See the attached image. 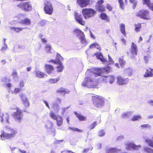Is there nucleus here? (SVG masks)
Listing matches in <instances>:
<instances>
[{
	"label": "nucleus",
	"mask_w": 153,
	"mask_h": 153,
	"mask_svg": "<svg viewBox=\"0 0 153 153\" xmlns=\"http://www.w3.org/2000/svg\"><path fill=\"white\" fill-rule=\"evenodd\" d=\"M110 68L108 66L102 68H95L94 69L88 70L86 72L87 76L84 79L82 85L90 88H96L97 85L98 80L94 78L98 76H102L103 73H108L111 71Z\"/></svg>",
	"instance_id": "f257e3e1"
},
{
	"label": "nucleus",
	"mask_w": 153,
	"mask_h": 153,
	"mask_svg": "<svg viewBox=\"0 0 153 153\" xmlns=\"http://www.w3.org/2000/svg\"><path fill=\"white\" fill-rule=\"evenodd\" d=\"M17 133L16 130L10 126H6L4 128V130L1 135L2 140H11L13 138Z\"/></svg>",
	"instance_id": "f03ea898"
},
{
	"label": "nucleus",
	"mask_w": 153,
	"mask_h": 153,
	"mask_svg": "<svg viewBox=\"0 0 153 153\" xmlns=\"http://www.w3.org/2000/svg\"><path fill=\"white\" fill-rule=\"evenodd\" d=\"M64 59L61 55L57 53L56 54L55 60L51 59L48 61L49 62H53L55 64H58L59 65L57 67V71L58 72H61L63 69V67L62 62H61Z\"/></svg>",
	"instance_id": "7ed1b4c3"
},
{
	"label": "nucleus",
	"mask_w": 153,
	"mask_h": 153,
	"mask_svg": "<svg viewBox=\"0 0 153 153\" xmlns=\"http://www.w3.org/2000/svg\"><path fill=\"white\" fill-rule=\"evenodd\" d=\"M93 100V104L94 106L98 108L102 106L104 103V100L102 96L97 95L92 97Z\"/></svg>",
	"instance_id": "20e7f679"
},
{
	"label": "nucleus",
	"mask_w": 153,
	"mask_h": 153,
	"mask_svg": "<svg viewBox=\"0 0 153 153\" xmlns=\"http://www.w3.org/2000/svg\"><path fill=\"white\" fill-rule=\"evenodd\" d=\"M83 15L85 19L94 16L96 12L94 9L91 8H84L82 11Z\"/></svg>",
	"instance_id": "39448f33"
},
{
	"label": "nucleus",
	"mask_w": 153,
	"mask_h": 153,
	"mask_svg": "<svg viewBox=\"0 0 153 153\" xmlns=\"http://www.w3.org/2000/svg\"><path fill=\"white\" fill-rule=\"evenodd\" d=\"M16 110L13 114V117L16 121L19 123H20L23 116L22 112L21 110L17 107L15 108Z\"/></svg>",
	"instance_id": "423d86ee"
},
{
	"label": "nucleus",
	"mask_w": 153,
	"mask_h": 153,
	"mask_svg": "<svg viewBox=\"0 0 153 153\" xmlns=\"http://www.w3.org/2000/svg\"><path fill=\"white\" fill-rule=\"evenodd\" d=\"M137 16L146 20H150L151 19L149 16V12L147 10H142L139 11L136 13Z\"/></svg>",
	"instance_id": "0eeeda50"
},
{
	"label": "nucleus",
	"mask_w": 153,
	"mask_h": 153,
	"mask_svg": "<svg viewBox=\"0 0 153 153\" xmlns=\"http://www.w3.org/2000/svg\"><path fill=\"white\" fill-rule=\"evenodd\" d=\"M44 9L46 14L51 15L52 14L53 12V8L51 3L47 0L44 1Z\"/></svg>",
	"instance_id": "6e6552de"
},
{
	"label": "nucleus",
	"mask_w": 153,
	"mask_h": 153,
	"mask_svg": "<svg viewBox=\"0 0 153 153\" xmlns=\"http://www.w3.org/2000/svg\"><path fill=\"white\" fill-rule=\"evenodd\" d=\"M17 6L26 11H29L31 10L32 8L31 4L28 2H21L17 5Z\"/></svg>",
	"instance_id": "1a4fd4ad"
},
{
	"label": "nucleus",
	"mask_w": 153,
	"mask_h": 153,
	"mask_svg": "<svg viewBox=\"0 0 153 153\" xmlns=\"http://www.w3.org/2000/svg\"><path fill=\"white\" fill-rule=\"evenodd\" d=\"M53 123L50 121H48L45 124V128L47 131L53 133V136H55V130L53 127Z\"/></svg>",
	"instance_id": "9d476101"
},
{
	"label": "nucleus",
	"mask_w": 153,
	"mask_h": 153,
	"mask_svg": "<svg viewBox=\"0 0 153 153\" xmlns=\"http://www.w3.org/2000/svg\"><path fill=\"white\" fill-rule=\"evenodd\" d=\"M25 17V14L23 13H20L18 14L17 16L14 17V20L11 23V24H14V25H18L19 24V21H21L23 20Z\"/></svg>",
	"instance_id": "9b49d317"
},
{
	"label": "nucleus",
	"mask_w": 153,
	"mask_h": 153,
	"mask_svg": "<svg viewBox=\"0 0 153 153\" xmlns=\"http://www.w3.org/2000/svg\"><path fill=\"white\" fill-rule=\"evenodd\" d=\"M126 149L129 150H131L132 149L137 150L141 148L140 145L137 146L135 144L131 143H128L125 144Z\"/></svg>",
	"instance_id": "f8f14e48"
},
{
	"label": "nucleus",
	"mask_w": 153,
	"mask_h": 153,
	"mask_svg": "<svg viewBox=\"0 0 153 153\" xmlns=\"http://www.w3.org/2000/svg\"><path fill=\"white\" fill-rule=\"evenodd\" d=\"M117 83L119 85H124L127 84L128 82L129 79L128 78L124 79L120 76H117Z\"/></svg>",
	"instance_id": "ddd939ff"
},
{
	"label": "nucleus",
	"mask_w": 153,
	"mask_h": 153,
	"mask_svg": "<svg viewBox=\"0 0 153 153\" xmlns=\"http://www.w3.org/2000/svg\"><path fill=\"white\" fill-rule=\"evenodd\" d=\"M74 16L76 21L78 23L82 25H84L85 24V22L83 21L82 15L77 12H75L74 13Z\"/></svg>",
	"instance_id": "4468645a"
},
{
	"label": "nucleus",
	"mask_w": 153,
	"mask_h": 153,
	"mask_svg": "<svg viewBox=\"0 0 153 153\" xmlns=\"http://www.w3.org/2000/svg\"><path fill=\"white\" fill-rule=\"evenodd\" d=\"M1 111H0V117L1 118L0 119V120L2 123H9L8 119H9V115L7 113H5L4 114H2V115H1Z\"/></svg>",
	"instance_id": "2eb2a0df"
},
{
	"label": "nucleus",
	"mask_w": 153,
	"mask_h": 153,
	"mask_svg": "<svg viewBox=\"0 0 153 153\" xmlns=\"http://www.w3.org/2000/svg\"><path fill=\"white\" fill-rule=\"evenodd\" d=\"M137 48L135 44L132 42L130 52L131 54V57L133 58L137 54Z\"/></svg>",
	"instance_id": "dca6fc26"
},
{
	"label": "nucleus",
	"mask_w": 153,
	"mask_h": 153,
	"mask_svg": "<svg viewBox=\"0 0 153 153\" xmlns=\"http://www.w3.org/2000/svg\"><path fill=\"white\" fill-rule=\"evenodd\" d=\"M89 0H77L76 2L81 7H86L89 4Z\"/></svg>",
	"instance_id": "f3484780"
},
{
	"label": "nucleus",
	"mask_w": 153,
	"mask_h": 153,
	"mask_svg": "<svg viewBox=\"0 0 153 153\" xmlns=\"http://www.w3.org/2000/svg\"><path fill=\"white\" fill-rule=\"evenodd\" d=\"M143 138L145 142L148 145L153 148V141L151 139H149V137L146 135H144L143 136Z\"/></svg>",
	"instance_id": "a211bd4d"
},
{
	"label": "nucleus",
	"mask_w": 153,
	"mask_h": 153,
	"mask_svg": "<svg viewBox=\"0 0 153 153\" xmlns=\"http://www.w3.org/2000/svg\"><path fill=\"white\" fill-rule=\"evenodd\" d=\"M45 67V70L48 74H50L52 73L54 68L52 65L49 64H46Z\"/></svg>",
	"instance_id": "6ab92c4d"
},
{
	"label": "nucleus",
	"mask_w": 153,
	"mask_h": 153,
	"mask_svg": "<svg viewBox=\"0 0 153 153\" xmlns=\"http://www.w3.org/2000/svg\"><path fill=\"white\" fill-rule=\"evenodd\" d=\"M19 24H24L25 25H30L31 24V21L30 19L27 18H25L23 20H21V21H18Z\"/></svg>",
	"instance_id": "aec40b11"
},
{
	"label": "nucleus",
	"mask_w": 153,
	"mask_h": 153,
	"mask_svg": "<svg viewBox=\"0 0 153 153\" xmlns=\"http://www.w3.org/2000/svg\"><path fill=\"white\" fill-rule=\"evenodd\" d=\"M94 55L96 56L97 59H100L102 62H105L106 59L104 58L102 53L100 52H97L94 53Z\"/></svg>",
	"instance_id": "412c9836"
},
{
	"label": "nucleus",
	"mask_w": 153,
	"mask_h": 153,
	"mask_svg": "<svg viewBox=\"0 0 153 153\" xmlns=\"http://www.w3.org/2000/svg\"><path fill=\"white\" fill-rule=\"evenodd\" d=\"M35 73L36 76L39 78L45 77L47 76V75L44 73L39 71H36Z\"/></svg>",
	"instance_id": "4be33fe9"
},
{
	"label": "nucleus",
	"mask_w": 153,
	"mask_h": 153,
	"mask_svg": "<svg viewBox=\"0 0 153 153\" xmlns=\"http://www.w3.org/2000/svg\"><path fill=\"white\" fill-rule=\"evenodd\" d=\"M132 113L131 111H126L121 115V117L124 119H127L128 118L131 114Z\"/></svg>",
	"instance_id": "5701e85b"
},
{
	"label": "nucleus",
	"mask_w": 153,
	"mask_h": 153,
	"mask_svg": "<svg viewBox=\"0 0 153 153\" xmlns=\"http://www.w3.org/2000/svg\"><path fill=\"white\" fill-rule=\"evenodd\" d=\"M51 106L53 109L55 111L58 112L60 109V107L59 104L56 102H53L51 104Z\"/></svg>",
	"instance_id": "b1692460"
},
{
	"label": "nucleus",
	"mask_w": 153,
	"mask_h": 153,
	"mask_svg": "<svg viewBox=\"0 0 153 153\" xmlns=\"http://www.w3.org/2000/svg\"><path fill=\"white\" fill-rule=\"evenodd\" d=\"M120 151V149H117L116 148H111L107 149L106 153H117L118 151Z\"/></svg>",
	"instance_id": "393cba45"
},
{
	"label": "nucleus",
	"mask_w": 153,
	"mask_h": 153,
	"mask_svg": "<svg viewBox=\"0 0 153 153\" xmlns=\"http://www.w3.org/2000/svg\"><path fill=\"white\" fill-rule=\"evenodd\" d=\"M57 92L60 94L68 93L69 91L67 89L61 88L57 90Z\"/></svg>",
	"instance_id": "a878e982"
},
{
	"label": "nucleus",
	"mask_w": 153,
	"mask_h": 153,
	"mask_svg": "<svg viewBox=\"0 0 153 153\" xmlns=\"http://www.w3.org/2000/svg\"><path fill=\"white\" fill-rule=\"evenodd\" d=\"M57 121V125L58 126H61L63 123V119L62 117L59 116H58V117L55 120Z\"/></svg>",
	"instance_id": "bb28decb"
},
{
	"label": "nucleus",
	"mask_w": 153,
	"mask_h": 153,
	"mask_svg": "<svg viewBox=\"0 0 153 153\" xmlns=\"http://www.w3.org/2000/svg\"><path fill=\"white\" fill-rule=\"evenodd\" d=\"M144 2V4H146L149 8L152 10H153V3H150V0H143Z\"/></svg>",
	"instance_id": "cd10ccee"
},
{
	"label": "nucleus",
	"mask_w": 153,
	"mask_h": 153,
	"mask_svg": "<svg viewBox=\"0 0 153 153\" xmlns=\"http://www.w3.org/2000/svg\"><path fill=\"white\" fill-rule=\"evenodd\" d=\"M52 49V46L51 44L47 43L45 45V51L47 53L51 52V50Z\"/></svg>",
	"instance_id": "c85d7f7f"
},
{
	"label": "nucleus",
	"mask_w": 153,
	"mask_h": 153,
	"mask_svg": "<svg viewBox=\"0 0 153 153\" xmlns=\"http://www.w3.org/2000/svg\"><path fill=\"white\" fill-rule=\"evenodd\" d=\"M74 113L80 121H85L86 120V118L81 114L77 113L75 112Z\"/></svg>",
	"instance_id": "c756f323"
},
{
	"label": "nucleus",
	"mask_w": 153,
	"mask_h": 153,
	"mask_svg": "<svg viewBox=\"0 0 153 153\" xmlns=\"http://www.w3.org/2000/svg\"><path fill=\"white\" fill-rule=\"evenodd\" d=\"M96 8L99 12L104 11L105 10V7L103 5H97Z\"/></svg>",
	"instance_id": "7c9ffc66"
},
{
	"label": "nucleus",
	"mask_w": 153,
	"mask_h": 153,
	"mask_svg": "<svg viewBox=\"0 0 153 153\" xmlns=\"http://www.w3.org/2000/svg\"><path fill=\"white\" fill-rule=\"evenodd\" d=\"M144 76L145 77L152 76L151 69L149 68L146 70V71L145 74H144Z\"/></svg>",
	"instance_id": "2f4dec72"
},
{
	"label": "nucleus",
	"mask_w": 153,
	"mask_h": 153,
	"mask_svg": "<svg viewBox=\"0 0 153 153\" xmlns=\"http://www.w3.org/2000/svg\"><path fill=\"white\" fill-rule=\"evenodd\" d=\"M120 30L122 33L125 35H126V32H125V25L123 23H122L120 25Z\"/></svg>",
	"instance_id": "473e14b6"
},
{
	"label": "nucleus",
	"mask_w": 153,
	"mask_h": 153,
	"mask_svg": "<svg viewBox=\"0 0 153 153\" xmlns=\"http://www.w3.org/2000/svg\"><path fill=\"white\" fill-rule=\"evenodd\" d=\"M106 79L111 84H112L114 81L115 77L114 76H110L106 78Z\"/></svg>",
	"instance_id": "72a5a7b5"
},
{
	"label": "nucleus",
	"mask_w": 153,
	"mask_h": 153,
	"mask_svg": "<svg viewBox=\"0 0 153 153\" xmlns=\"http://www.w3.org/2000/svg\"><path fill=\"white\" fill-rule=\"evenodd\" d=\"M79 38L82 44H83L84 46H85L87 44V42L85 40L84 35L83 36H79Z\"/></svg>",
	"instance_id": "f704fd0d"
},
{
	"label": "nucleus",
	"mask_w": 153,
	"mask_h": 153,
	"mask_svg": "<svg viewBox=\"0 0 153 153\" xmlns=\"http://www.w3.org/2000/svg\"><path fill=\"white\" fill-rule=\"evenodd\" d=\"M19 96L22 100L23 103L28 100L27 97L23 93L20 94L19 95Z\"/></svg>",
	"instance_id": "c9c22d12"
},
{
	"label": "nucleus",
	"mask_w": 153,
	"mask_h": 153,
	"mask_svg": "<svg viewBox=\"0 0 153 153\" xmlns=\"http://www.w3.org/2000/svg\"><path fill=\"white\" fill-rule=\"evenodd\" d=\"M142 119L141 116L139 114L137 115L134 116L131 119L132 121H135L139 120Z\"/></svg>",
	"instance_id": "e433bc0d"
},
{
	"label": "nucleus",
	"mask_w": 153,
	"mask_h": 153,
	"mask_svg": "<svg viewBox=\"0 0 153 153\" xmlns=\"http://www.w3.org/2000/svg\"><path fill=\"white\" fill-rule=\"evenodd\" d=\"M10 29L14 30L16 32L18 33L22 30L24 28L22 27H10Z\"/></svg>",
	"instance_id": "4c0bfd02"
},
{
	"label": "nucleus",
	"mask_w": 153,
	"mask_h": 153,
	"mask_svg": "<svg viewBox=\"0 0 153 153\" xmlns=\"http://www.w3.org/2000/svg\"><path fill=\"white\" fill-rule=\"evenodd\" d=\"M100 17L103 20H106L107 22H109V19H108V17L105 13H102L100 14Z\"/></svg>",
	"instance_id": "58836bf2"
},
{
	"label": "nucleus",
	"mask_w": 153,
	"mask_h": 153,
	"mask_svg": "<svg viewBox=\"0 0 153 153\" xmlns=\"http://www.w3.org/2000/svg\"><path fill=\"white\" fill-rule=\"evenodd\" d=\"M125 71L128 75V76H131L133 71L132 68H128L125 70Z\"/></svg>",
	"instance_id": "ea45409f"
},
{
	"label": "nucleus",
	"mask_w": 153,
	"mask_h": 153,
	"mask_svg": "<svg viewBox=\"0 0 153 153\" xmlns=\"http://www.w3.org/2000/svg\"><path fill=\"white\" fill-rule=\"evenodd\" d=\"M74 32L76 34H77L80 36H83L84 35V33L81 30L79 29H75L74 30Z\"/></svg>",
	"instance_id": "a19ab883"
},
{
	"label": "nucleus",
	"mask_w": 153,
	"mask_h": 153,
	"mask_svg": "<svg viewBox=\"0 0 153 153\" xmlns=\"http://www.w3.org/2000/svg\"><path fill=\"white\" fill-rule=\"evenodd\" d=\"M135 27V30L136 32H138L140 31V29L141 27L140 24H135L134 25Z\"/></svg>",
	"instance_id": "79ce46f5"
},
{
	"label": "nucleus",
	"mask_w": 153,
	"mask_h": 153,
	"mask_svg": "<svg viewBox=\"0 0 153 153\" xmlns=\"http://www.w3.org/2000/svg\"><path fill=\"white\" fill-rule=\"evenodd\" d=\"M98 135L99 137H102L104 136L105 134V132L103 130H100L98 132Z\"/></svg>",
	"instance_id": "37998d69"
},
{
	"label": "nucleus",
	"mask_w": 153,
	"mask_h": 153,
	"mask_svg": "<svg viewBox=\"0 0 153 153\" xmlns=\"http://www.w3.org/2000/svg\"><path fill=\"white\" fill-rule=\"evenodd\" d=\"M50 116L52 119L54 120H56L58 117V116H56L54 113L53 111H51L50 113Z\"/></svg>",
	"instance_id": "c03bdc74"
},
{
	"label": "nucleus",
	"mask_w": 153,
	"mask_h": 153,
	"mask_svg": "<svg viewBox=\"0 0 153 153\" xmlns=\"http://www.w3.org/2000/svg\"><path fill=\"white\" fill-rule=\"evenodd\" d=\"M59 79V78L58 77L56 79H49L48 81L51 83L53 84L56 82Z\"/></svg>",
	"instance_id": "a18cd8bd"
},
{
	"label": "nucleus",
	"mask_w": 153,
	"mask_h": 153,
	"mask_svg": "<svg viewBox=\"0 0 153 153\" xmlns=\"http://www.w3.org/2000/svg\"><path fill=\"white\" fill-rule=\"evenodd\" d=\"M144 150L147 153H153V149L149 147H145Z\"/></svg>",
	"instance_id": "49530a36"
},
{
	"label": "nucleus",
	"mask_w": 153,
	"mask_h": 153,
	"mask_svg": "<svg viewBox=\"0 0 153 153\" xmlns=\"http://www.w3.org/2000/svg\"><path fill=\"white\" fill-rule=\"evenodd\" d=\"M68 129L69 130L73 131H76L78 132H82V130H80L78 128H75L74 127H69Z\"/></svg>",
	"instance_id": "de8ad7c7"
},
{
	"label": "nucleus",
	"mask_w": 153,
	"mask_h": 153,
	"mask_svg": "<svg viewBox=\"0 0 153 153\" xmlns=\"http://www.w3.org/2000/svg\"><path fill=\"white\" fill-rule=\"evenodd\" d=\"M3 44L4 45L1 47L0 49L1 51L2 52H4L8 49V46L6 44V43H4V44Z\"/></svg>",
	"instance_id": "09e8293b"
},
{
	"label": "nucleus",
	"mask_w": 153,
	"mask_h": 153,
	"mask_svg": "<svg viewBox=\"0 0 153 153\" xmlns=\"http://www.w3.org/2000/svg\"><path fill=\"white\" fill-rule=\"evenodd\" d=\"M119 62L121 66L123 68L124 67V65L125 63V62L123 58H120L119 59Z\"/></svg>",
	"instance_id": "8fccbe9b"
},
{
	"label": "nucleus",
	"mask_w": 153,
	"mask_h": 153,
	"mask_svg": "<svg viewBox=\"0 0 153 153\" xmlns=\"http://www.w3.org/2000/svg\"><path fill=\"white\" fill-rule=\"evenodd\" d=\"M12 75L14 79L16 80L18 79L17 73L16 71L13 70Z\"/></svg>",
	"instance_id": "3c124183"
},
{
	"label": "nucleus",
	"mask_w": 153,
	"mask_h": 153,
	"mask_svg": "<svg viewBox=\"0 0 153 153\" xmlns=\"http://www.w3.org/2000/svg\"><path fill=\"white\" fill-rule=\"evenodd\" d=\"M98 124L97 123V122L95 121L90 126H89V128H90V130H92Z\"/></svg>",
	"instance_id": "603ef678"
},
{
	"label": "nucleus",
	"mask_w": 153,
	"mask_h": 153,
	"mask_svg": "<svg viewBox=\"0 0 153 153\" xmlns=\"http://www.w3.org/2000/svg\"><path fill=\"white\" fill-rule=\"evenodd\" d=\"M121 9L123 10L124 8V4L122 0H118Z\"/></svg>",
	"instance_id": "864d4df0"
},
{
	"label": "nucleus",
	"mask_w": 153,
	"mask_h": 153,
	"mask_svg": "<svg viewBox=\"0 0 153 153\" xmlns=\"http://www.w3.org/2000/svg\"><path fill=\"white\" fill-rule=\"evenodd\" d=\"M129 1L130 3H133V8L134 9L137 5V1L135 0H129Z\"/></svg>",
	"instance_id": "5fc2aeb1"
},
{
	"label": "nucleus",
	"mask_w": 153,
	"mask_h": 153,
	"mask_svg": "<svg viewBox=\"0 0 153 153\" xmlns=\"http://www.w3.org/2000/svg\"><path fill=\"white\" fill-rule=\"evenodd\" d=\"M143 127V128H151V126L149 124H144L141 125L140 126L139 128Z\"/></svg>",
	"instance_id": "6e6d98bb"
},
{
	"label": "nucleus",
	"mask_w": 153,
	"mask_h": 153,
	"mask_svg": "<svg viewBox=\"0 0 153 153\" xmlns=\"http://www.w3.org/2000/svg\"><path fill=\"white\" fill-rule=\"evenodd\" d=\"M46 23V21L45 20H42L39 23V25L41 26L45 25Z\"/></svg>",
	"instance_id": "4d7b16f0"
},
{
	"label": "nucleus",
	"mask_w": 153,
	"mask_h": 153,
	"mask_svg": "<svg viewBox=\"0 0 153 153\" xmlns=\"http://www.w3.org/2000/svg\"><path fill=\"white\" fill-rule=\"evenodd\" d=\"M95 44V48L99 50L100 51L101 50V48L100 45L96 42H94Z\"/></svg>",
	"instance_id": "13d9d810"
},
{
	"label": "nucleus",
	"mask_w": 153,
	"mask_h": 153,
	"mask_svg": "<svg viewBox=\"0 0 153 153\" xmlns=\"http://www.w3.org/2000/svg\"><path fill=\"white\" fill-rule=\"evenodd\" d=\"M124 139V137L123 135H120L117 137L116 139L117 141H121L122 140Z\"/></svg>",
	"instance_id": "bf43d9fd"
},
{
	"label": "nucleus",
	"mask_w": 153,
	"mask_h": 153,
	"mask_svg": "<svg viewBox=\"0 0 153 153\" xmlns=\"http://www.w3.org/2000/svg\"><path fill=\"white\" fill-rule=\"evenodd\" d=\"M70 107V106L67 107L66 108H62V113L63 114L64 113L67 111V110Z\"/></svg>",
	"instance_id": "052dcab7"
},
{
	"label": "nucleus",
	"mask_w": 153,
	"mask_h": 153,
	"mask_svg": "<svg viewBox=\"0 0 153 153\" xmlns=\"http://www.w3.org/2000/svg\"><path fill=\"white\" fill-rule=\"evenodd\" d=\"M24 82L23 81H21L20 82L19 84V87L20 88H22L24 86Z\"/></svg>",
	"instance_id": "680f3d73"
},
{
	"label": "nucleus",
	"mask_w": 153,
	"mask_h": 153,
	"mask_svg": "<svg viewBox=\"0 0 153 153\" xmlns=\"http://www.w3.org/2000/svg\"><path fill=\"white\" fill-rule=\"evenodd\" d=\"M43 102L44 103H45L46 106L49 109H50V107L49 105L48 102L45 100H43Z\"/></svg>",
	"instance_id": "e2e57ef3"
},
{
	"label": "nucleus",
	"mask_w": 153,
	"mask_h": 153,
	"mask_svg": "<svg viewBox=\"0 0 153 153\" xmlns=\"http://www.w3.org/2000/svg\"><path fill=\"white\" fill-rule=\"evenodd\" d=\"M149 59V55H148L147 56H145L144 57V59L145 61V62L146 63H147Z\"/></svg>",
	"instance_id": "0e129e2a"
},
{
	"label": "nucleus",
	"mask_w": 153,
	"mask_h": 153,
	"mask_svg": "<svg viewBox=\"0 0 153 153\" xmlns=\"http://www.w3.org/2000/svg\"><path fill=\"white\" fill-rule=\"evenodd\" d=\"M23 103L24 104V105L26 107H27L29 106L30 103L28 100H27L26 102H24V103Z\"/></svg>",
	"instance_id": "69168bd1"
},
{
	"label": "nucleus",
	"mask_w": 153,
	"mask_h": 153,
	"mask_svg": "<svg viewBox=\"0 0 153 153\" xmlns=\"http://www.w3.org/2000/svg\"><path fill=\"white\" fill-rule=\"evenodd\" d=\"M61 100L59 98H57L56 99L55 101L54 102H56L59 104L61 103Z\"/></svg>",
	"instance_id": "338daca9"
},
{
	"label": "nucleus",
	"mask_w": 153,
	"mask_h": 153,
	"mask_svg": "<svg viewBox=\"0 0 153 153\" xmlns=\"http://www.w3.org/2000/svg\"><path fill=\"white\" fill-rule=\"evenodd\" d=\"M21 90L20 88H16L14 90V93L15 94H17L20 92Z\"/></svg>",
	"instance_id": "774afa93"
}]
</instances>
